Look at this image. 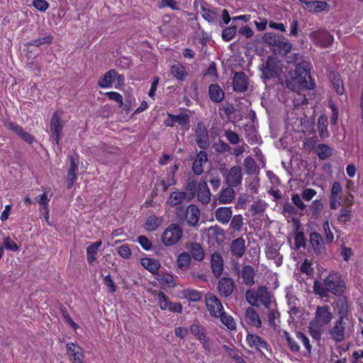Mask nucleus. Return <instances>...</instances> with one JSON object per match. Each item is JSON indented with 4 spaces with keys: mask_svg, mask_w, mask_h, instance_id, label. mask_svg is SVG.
<instances>
[{
    "mask_svg": "<svg viewBox=\"0 0 363 363\" xmlns=\"http://www.w3.org/2000/svg\"><path fill=\"white\" fill-rule=\"evenodd\" d=\"M176 219L179 223L186 224L189 227L196 228L201 216V211L195 204H190L186 208L179 206L175 211Z\"/></svg>",
    "mask_w": 363,
    "mask_h": 363,
    "instance_id": "nucleus-1",
    "label": "nucleus"
},
{
    "mask_svg": "<svg viewBox=\"0 0 363 363\" xmlns=\"http://www.w3.org/2000/svg\"><path fill=\"white\" fill-rule=\"evenodd\" d=\"M311 65L309 61L302 60L296 66V76L301 80L303 88L313 89L315 87V83L312 81L311 76Z\"/></svg>",
    "mask_w": 363,
    "mask_h": 363,
    "instance_id": "nucleus-2",
    "label": "nucleus"
},
{
    "mask_svg": "<svg viewBox=\"0 0 363 363\" xmlns=\"http://www.w3.org/2000/svg\"><path fill=\"white\" fill-rule=\"evenodd\" d=\"M183 230L179 223H171L163 232L161 241L166 247L172 246L183 237Z\"/></svg>",
    "mask_w": 363,
    "mask_h": 363,
    "instance_id": "nucleus-3",
    "label": "nucleus"
},
{
    "mask_svg": "<svg viewBox=\"0 0 363 363\" xmlns=\"http://www.w3.org/2000/svg\"><path fill=\"white\" fill-rule=\"evenodd\" d=\"M351 327L353 325L350 319L338 318L329 333L333 340L340 342L345 340L346 334L351 332Z\"/></svg>",
    "mask_w": 363,
    "mask_h": 363,
    "instance_id": "nucleus-4",
    "label": "nucleus"
},
{
    "mask_svg": "<svg viewBox=\"0 0 363 363\" xmlns=\"http://www.w3.org/2000/svg\"><path fill=\"white\" fill-rule=\"evenodd\" d=\"M325 286L328 292L336 296L342 295L346 289L345 284L339 273H330L325 279Z\"/></svg>",
    "mask_w": 363,
    "mask_h": 363,
    "instance_id": "nucleus-5",
    "label": "nucleus"
},
{
    "mask_svg": "<svg viewBox=\"0 0 363 363\" xmlns=\"http://www.w3.org/2000/svg\"><path fill=\"white\" fill-rule=\"evenodd\" d=\"M313 42L322 48L330 47L334 40L333 36L327 30H318L311 32L309 35Z\"/></svg>",
    "mask_w": 363,
    "mask_h": 363,
    "instance_id": "nucleus-6",
    "label": "nucleus"
},
{
    "mask_svg": "<svg viewBox=\"0 0 363 363\" xmlns=\"http://www.w3.org/2000/svg\"><path fill=\"white\" fill-rule=\"evenodd\" d=\"M207 309L211 316L217 317L224 310L220 301L213 294L208 292L205 296Z\"/></svg>",
    "mask_w": 363,
    "mask_h": 363,
    "instance_id": "nucleus-7",
    "label": "nucleus"
},
{
    "mask_svg": "<svg viewBox=\"0 0 363 363\" xmlns=\"http://www.w3.org/2000/svg\"><path fill=\"white\" fill-rule=\"evenodd\" d=\"M246 342L250 348L256 350L263 355H265V352L269 351V345L268 343L257 335L248 333L246 337Z\"/></svg>",
    "mask_w": 363,
    "mask_h": 363,
    "instance_id": "nucleus-8",
    "label": "nucleus"
},
{
    "mask_svg": "<svg viewBox=\"0 0 363 363\" xmlns=\"http://www.w3.org/2000/svg\"><path fill=\"white\" fill-rule=\"evenodd\" d=\"M309 242L315 255H320L326 253V245L328 244L319 233L311 232L309 235Z\"/></svg>",
    "mask_w": 363,
    "mask_h": 363,
    "instance_id": "nucleus-9",
    "label": "nucleus"
},
{
    "mask_svg": "<svg viewBox=\"0 0 363 363\" xmlns=\"http://www.w3.org/2000/svg\"><path fill=\"white\" fill-rule=\"evenodd\" d=\"M281 70L279 62H276L272 57H269L262 69V76L266 79L277 77Z\"/></svg>",
    "mask_w": 363,
    "mask_h": 363,
    "instance_id": "nucleus-10",
    "label": "nucleus"
},
{
    "mask_svg": "<svg viewBox=\"0 0 363 363\" xmlns=\"http://www.w3.org/2000/svg\"><path fill=\"white\" fill-rule=\"evenodd\" d=\"M225 182L228 186L236 187L239 186L242 181V168L235 165L226 170Z\"/></svg>",
    "mask_w": 363,
    "mask_h": 363,
    "instance_id": "nucleus-11",
    "label": "nucleus"
},
{
    "mask_svg": "<svg viewBox=\"0 0 363 363\" xmlns=\"http://www.w3.org/2000/svg\"><path fill=\"white\" fill-rule=\"evenodd\" d=\"M233 89L237 93L245 92L248 89L249 79L243 72H234L232 78Z\"/></svg>",
    "mask_w": 363,
    "mask_h": 363,
    "instance_id": "nucleus-12",
    "label": "nucleus"
},
{
    "mask_svg": "<svg viewBox=\"0 0 363 363\" xmlns=\"http://www.w3.org/2000/svg\"><path fill=\"white\" fill-rule=\"evenodd\" d=\"M233 270L237 274V275L242 279L243 283L248 286H251L255 284V272L253 267L250 265H245L241 270H240V267L237 264Z\"/></svg>",
    "mask_w": 363,
    "mask_h": 363,
    "instance_id": "nucleus-13",
    "label": "nucleus"
},
{
    "mask_svg": "<svg viewBox=\"0 0 363 363\" xmlns=\"http://www.w3.org/2000/svg\"><path fill=\"white\" fill-rule=\"evenodd\" d=\"M195 141L201 149L205 150L209 146L208 133L206 125L202 122L197 124L195 131Z\"/></svg>",
    "mask_w": 363,
    "mask_h": 363,
    "instance_id": "nucleus-14",
    "label": "nucleus"
},
{
    "mask_svg": "<svg viewBox=\"0 0 363 363\" xmlns=\"http://www.w3.org/2000/svg\"><path fill=\"white\" fill-rule=\"evenodd\" d=\"M63 125L62 123L60 117L57 113H55L51 118L50 121V132L52 134L51 140L52 143L58 144L61 138L60 133Z\"/></svg>",
    "mask_w": 363,
    "mask_h": 363,
    "instance_id": "nucleus-15",
    "label": "nucleus"
},
{
    "mask_svg": "<svg viewBox=\"0 0 363 363\" xmlns=\"http://www.w3.org/2000/svg\"><path fill=\"white\" fill-rule=\"evenodd\" d=\"M235 282L230 277H222L218 283V291L220 296L229 297L235 289Z\"/></svg>",
    "mask_w": 363,
    "mask_h": 363,
    "instance_id": "nucleus-16",
    "label": "nucleus"
},
{
    "mask_svg": "<svg viewBox=\"0 0 363 363\" xmlns=\"http://www.w3.org/2000/svg\"><path fill=\"white\" fill-rule=\"evenodd\" d=\"M66 348L67 354L69 357L72 363L83 362L84 354L82 347L73 342H69L67 344Z\"/></svg>",
    "mask_w": 363,
    "mask_h": 363,
    "instance_id": "nucleus-17",
    "label": "nucleus"
},
{
    "mask_svg": "<svg viewBox=\"0 0 363 363\" xmlns=\"http://www.w3.org/2000/svg\"><path fill=\"white\" fill-rule=\"evenodd\" d=\"M333 314L328 306H318L315 311V320L320 325H328L332 320Z\"/></svg>",
    "mask_w": 363,
    "mask_h": 363,
    "instance_id": "nucleus-18",
    "label": "nucleus"
},
{
    "mask_svg": "<svg viewBox=\"0 0 363 363\" xmlns=\"http://www.w3.org/2000/svg\"><path fill=\"white\" fill-rule=\"evenodd\" d=\"M196 196L202 204H208L210 202L211 194L206 180L201 179L199 182V189Z\"/></svg>",
    "mask_w": 363,
    "mask_h": 363,
    "instance_id": "nucleus-19",
    "label": "nucleus"
},
{
    "mask_svg": "<svg viewBox=\"0 0 363 363\" xmlns=\"http://www.w3.org/2000/svg\"><path fill=\"white\" fill-rule=\"evenodd\" d=\"M335 303L339 318L350 319L348 298L345 296H338Z\"/></svg>",
    "mask_w": 363,
    "mask_h": 363,
    "instance_id": "nucleus-20",
    "label": "nucleus"
},
{
    "mask_svg": "<svg viewBox=\"0 0 363 363\" xmlns=\"http://www.w3.org/2000/svg\"><path fill=\"white\" fill-rule=\"evenodd\" d=\"M272 47H274V51L278 52L281 55H286L292 49L291 43L286 40L282 35H279Z\"/></svg>",
    "mask_w": 363,
    "mask_h": 363,
    "instance_id": "nucleus-21",
    "label": "nucleus"
},
{
    "mask_svg": "<svg viewBox=\"0 0 363 363\" xmlns=\"http://www.w3.org/2000/svg\"><path fill=\"white\" fill-rule=\"evenodd\" d=\"M207 160L206 152L203 150L199 151L192 164V171L196 175L199 176L203 172V166Z\"/></svg>",
    "mask_w": 363,
    "mask_h": 363,
    "instance_id": "nucleus-22",
    "label": "nucleus"
},
{
    "mask_svg": "<svg viewBox=\"0 0 363 363\" xmlns=\"http://www.w3.org/2000/svg\"><path fill=\"white\" fill-rule=\"evenodd\" d=\"M190 257L196 261L201 262L204 259L205 253L201 244L198 242H189L186 244Z\"/></svg>",
    "mask_w": 363,
    "mask_h": 363,
    "instance_id": "nucleus-23",
    "label": "nucleus"
},
{
    "mask_svg": "<svg viewBox=\"0 0 363 363\" xmlns=\"http://www.w3.org/2000/svg\"><path fill=\"white\" fill-rule=\"evenodd\" d=\"M273 299L272 294L269 292L267 287L262 286L257 288V301L264 306L266 308H269Z\"/></svg>",
    "mask_w": 363,
    "mask_h": 363,
    "instance_id": "nucleus-24",
    "label": "nucleus"
},
{
    "mask_svg": "<svg viewBox=\"0 0 363 363\" xmlns=\"http://www.w3.org/2000/svg\"><path fill=\"white\" fill-rule=\"evenodd\" d=\"M233 216L232 207H218L215 211L216 219L221 224L230 222Z\"/></svg>",
    "mask_w": 363,
    "mask_h": 363,
    "instance_id": "nucleus-25",
    "label": "nucleus"
},
{
    "mask_svg": "<svg viewBox=\"0 0 363 363\" xmlns=\"http://www.w3.org/2000/svg\"><path fill=\"white\" fill-rule=\"evenodd\" d=\"M230 252L238 258L243 256L245 252V241L242 237H239L231 242Z\"/></svg>",
    "mask_w": 363,
    "mask_h": 363,
    "instance_id": "nucleus-26",
    "label": "nucleus"
},
{
    "mask_svg": "<svg viewBox=\"0 0 363 363\" xmlns=\"http://www.w3.org/2000/svg\"><path fill=\"white\" fill-rule=\"evenodd\" d=\"M245 320L246 323L257 328H259L262 325V322L256 310L250 306L247 308L245 313Z\"/></svg>",
    "mask_w": 363,
    "mask_h": 363,
    "instance_id": "nucleus-27",
    "label": "nucleus"
},
{
    "mask_svg": "<svg viewBox=\"0 0 363 363\" xmlns=\"http://www.w3.org/2000/svg\"><path fill=\"white\" fill-rule=\"evenodd\" d=\"M211 264L215 277H220L223 270V260L221 255L218 252L212 254Z\"/></svg>",
    "mask_w": 363,
    "mask_h": 363,
    "instance_id": "nucleus-28",
    "label": "nucleus"
},
{
    "mask_svg": "<svg viewBox=\"0 0 363 363\" xmlns=\"http://www.w3.org/2000/svg\"><path fill=\"white\" fill-rule=\"evenodd\" d=\"M184 189V192L186 194L187 196V201H189L196 196L197 190L199 189V182L196 180L194 177H189L186 180Z\"/></svg>",
    "mask_w": 363,
    "mask_h": 363,
    "instance_id": "nucleus-29",
    "label": "nucleus"
},
{
    "mask_svg": "<svg viewBox=\"0 0 363 363\" xmlns=\"http://www.w3.org/2000/svg\"><path fill=\"white\" fill-rule=\"evenodd\" d=\"M208 96L212 101L220 103L224 99V91L217 84H212L208 86Z\"/></svg>",
    "mask_w": 363,
    "mask_h": 363,
    "instance_id": "nucleus-30",
    "label": "nucleus"
},
{
    "mask_svg": "<svg viewBox=\"0 0 363 363\" xmlns=\"http://www.w3.org/2000/svg\"><path fill=\"white\" fill-rule=\"evenodd\" d=\"M235 191L233 187L228 186L223 188L218 195L220 203L227 204L231 203L235 198Z\"/></svg>",
    "mask_w": 363,
    "mask_h": 363,
    "instance_id": "nucleus-31",
    "label": "nucleus"
},
{
    "mask_svg": "<svg viewBox=\"0 0 363 363\" xmlns=\"http://www.w3.org/2000/svg\"><path fill=\"white\" fill-rule=\"evenodd\" d=\"M302 4H305L306 7L311 11L315 13H319L324 11L328 4L326 1H307V0H299Z\"/></svg>",
    "mask_w": 363,
    "mask_h": 363,
    "instance_id": "nucleus-32",
    "label": "nucleus"
},
{
    "mask_svg": "<svg viewBox=\"0 0 363 363\" xmlns=\"http://www.w3.org/2000/svg\"><path fill=\"white\" fill-rule=\"evenodd\" d=\"M101 245L102 242L99 240L86 247V259L89 264H93L96 260V255Z\"/></svg>",
    "mask_w": 363,
    "mask_h": 363,
    "instance_id": "nucleus-33",
    "label": "nucleus"
},
{
    "mask_svg": "<svg viewBox=\"0 0 363 363\" xmlns=\"http://www.w3.org/2000/svg\"><path fill=\"white\" fill-rule=\"evenodd\" d=\"M243 166L247 174L253 175L258 174L259 172V166L256 164L255 160L251 156H248L245 158Z\"/></svg>",
    "mask_w": 363,
    "mask_h": 363,
    "instance_id": "nucleus-34",
    "label": "nucleus"
},
{
    "mask_svg": "<svg viewBox=\"0 0 363 363\" xmlns=\"http://www.w3.org/2000/svg\"><path fill=\"white\" fill-rule=\"evenodd\" d=\"M168 116L171 119V122L165 121L164 123L167 126H173L174 123H178L182 125H188L189 123V116L185 113L179 115L168 113Z\"/></svg>",
    "mask_w": 363,
    "mask_h": 363,
    "instance_id": "nucleus-35",
    "label": "nucleus"
},
{
    "mask_svg": "<svg viewBox=\"0 0 363 363\" xmlns=\"http://www.w3.org/2000/svg\"><path fill=\"white\" fill-rule=\"evenodd\" d=\"M116 77V72L114 69H111L103 75V77L99 80L98 84L101 88L110 87L111 86Z\"/></svg>",
    "mask_w": 363,
    "mask_h": 363,
    "instance_id": "nucleus-36",
    "label": "nucleus"
},
{
    "mask_svg": "<svg viewBox=\"0 0 363 363\" xmlns=\"http://www.w3.org/2000/svg\"><path fill=\"white\" fill-rule=\"evenodd\" d=\"M185 199L187 200V196L185 192L176 191L171 193L167 203L170 206H175L177 205L181 204Z\"/></svg>",
    "mask_w": 363,
    "mask_h": 363,
    "instance_id": "nucleus-37",
    "label": "nucleus"
},
{
    "mask_svg": "<svg viewBox=\"0 0 363 363\" xmlns=\"http://www.w3.org/2000/svg\"><path fill=\"white\" fill-rule=\"evenodd\" d=\"M140 262L143 267L152 274L156 273L160 267V263L155 259L145 257L141 259Z\"/></svg>",
    "mask_w": 363,
    "mask_h": 363,
    "instance_id": "nucleus-38",
    "label": "nucleus"
},
{
    "mask_svg": "<svg viewBox=\"0 0 363 363\" xmlns=\"http://www.w3.org/2000/svg\"><path fill=\"white\" fill-rule=\"evenodd\" d=\"M328 117L325 115H321L318 121V130L319 136L321 138H326L329 136V132L328 130Z\"/></svg>",
    "mask_w": 363,
    "mask_h": 363,
    "instance_id": "nucleus-39",
    "label": "nucleus"
},
{
    "mask_svg": "<svg viewBox=\"0 0 363 363\" xmlns=\"http://www.w3.org/2000/svg\"><path fill=\"white\" fill-rule=\"evenodd\" d=\"M162 219L161 218L157 217L154 215L150 216L145 221V228L147 231H154L158 228V227L162 224Z\"/></svg>",
    "mask_w": 363,
    "mask_h": 363,
    "instance_id": "nucleus-40",
    "label": "nucleus"
},
{
    "mask_svg": "<svg viewBox=\"0 0 363 363\" xmlns=\"http://www.w3.org/2000/svg\"><path fill=\"white\" fill-rule=\"evenodd\" d=\"M283 337L285 338L290 350L293 352H298L300 351V346L298 340L296 337H292L287 331L283 332Z\"/></svg>",
    "mask_w": 363,
    "mask_h": 363,
    "instance_id": "nucleus-41",
    "label": "nucleus"
},
{
    "mask_svg": "<svg viewBox=\"0 0 363 363\" xmlns=\"http://www.w3.org/2000/svg\"><path fill=\"white\" fill-rule=\"evenodd\" d=\"M216 318H220L222 323L230 330H234L236 329V323L234 318L232 315L225 312L224 310L220 313V315H218Z\"/></svg>",
    "mask_w": 363,
    "mask_h": 363,
    "instance_id": "nucleus-42",
    "label": "nucleus"
},
{
    "mask_svg": "<svg viewBox=\"0 0 363 363\" xmlns=\"http://www.w3.org/2000/svg\"><path fill=\"white\" fill-rule=\"evenodd\" d=\"M267 319L271 327L276 328L280 323V313L276 308H268Z\"/></svg>",
    "mask_w": 363,
    "mask_h": 363,
    "instance_id": "nucleus-43",
    "label": "nucleus"
},
{
    "mask_svg": "<svg viewBox=\"0 0 363 363\" xmlns=\"http://www.w3.org/2000/svg\"><path fill=\"white\" fill-rule=\"evenodd\" d=\"M296 339L301 342L305 347L304 356H309L311 354L312 346L308 337L301 332L296 333Z\"/></svg>",
    "mask_w": 363,
    "mask_h": 363,
    "instance_id": "nucleus-44",
    "label": "nucleus"
},
{
    "mask_svg": "<svg viewBox=\"0 0 363 363\" xmlns=\"http://www.w3.org/2000/svg\"><path fill=\"white\" fill-rule=\"evenodd\" d=\"M285 83L287 88L294 91H298L301 89H304L302 86L301 80H299V79L296 76H290L286 77Z\"/></svg>",
    "mask_w": 363,
    "mask_h": 363,
    "instance_id": "nucleus-45",
    "label": "nucleus"
},
{
    "mask_svg": "<svg viewBox=\"0 0 363 363\" xmlns=\"http://www.w3.org/2000/svg\"><path fill=\"white\" fill-rule=\"evenodd\" d=\"M171 72L174 77L182 81L188 75L185 67L182 65H172L171 67Z\"/></svg>",
    "mask_w": 363,
    "mask_h": 363,
    "instance_id": "nucleus-46",
    "label": "nucleus"
},
{
    "mask_svg": "<svg viewBox=\"0 0 363 363\" xmlns=\"http://www.w3.org/2000/svg\"><path fill=\"white\" fill-rule=\"evenodd\" d=\"M243 217L241 214L232 216L230 219V228L234 231L240 232L244 225Z\"/></svg>",
    "mask_w": 363,
    "mask_h": 363,
    "instance_id": "nucleus-47",
    "label": "nucleus"
},
{
    "mask_svg": "<svg viewBox=\"0 0 363 363\" xmlns=\"http://www.w3.org/2000/svg\"><path fill=\"white\" fill-rule=\"evenodd\" d=\"M316 152L318 157L321 160H325L332 155V149L325 144L318 145Z\"/></svg>",
    "mask_w": 363,
    "mask_h": 363,
    "instance_id": "nucleus-48",
    "label": "nucleus"
},
{
    "mask_svg": "<svg viewBox=\"0 0 363 363\" xmlns=\"http://www.w3.org/2000/svg\"><path fill=\"white\" fill-rule=\"evenodd\" d=\"M150 293L157 296L158 304L160 309L162 311L167 310V305L170 302L167 296L162 291L157 293L155 291H150Z\"/></svg>",
    "mask_w": 363,
    "mask_h": 363,
    "instance_id": "nucleus-49",
    "label": "nucleus"
},
{
    "mask_svg": "<svg viewBox=\"0 0 363 363\" xmlns=\"http://www.w3.org/2000/svg\"><path fill=\"white\" fill-rule=\"evenodd\" d=\"M191 263V257L188 252L181 253L177 258V265L182 269H186Z\"/></svg>",
    "mask_w": 363,
    "mask_h": 363,
    "instance_id": "nucleus-50",
    "label": "nucleus"
},
{
    "mask_svg": "<svg viewBox=\"0 0 363 363\" xmlns=\"http://www.w3.org/2000/svg\"><path fill=\"white\" fill-rule=\"evenodd\" d=\"M190 331L199 340L207 336L204 328L197 324H192L190 326Z\"/></svg>",
    "mask_w": 363,
    "mask_h": 363,
    "instance_id": "nucleus-51",
    "label": "nucleus"
},
{
    "mask_svg": "<svg viewBox=\"0 0 363 363\" xmlns=\"http://www.w3.org/2000/svg\"><path fill=\"white\" fill-rule=\"evenodd\" d=\"M201 15L202 17L209 23H215L217 21V13L212 10L201 6Z\"/></svg>",
    "mask_w": 363,
    "mask_h": 363,
    "instance_id": "nucleus-52",
    "label": "nucleus"
},
{
    "mask_svg": "<svg viewBox=\"0 0 363 363\" xmlns=\"http://www.w3.org/2000/svg\"><path fill=\"white\" fill-rule=\"evenodd\" d=\"M266 208V203L262 201H257L253 203L250 206V211L253 216L262 215Z\"/></svg>",
    "mask_w": 363,
    "mask_h": 363,
    "instance_id": "nucleus-53",
    "label": "nucleus"
},
{
    "mask_svg": "<svg viewBox=\"0 0 363 363\" xmlns=\"http://www.w3.org/2000/svg\"><path fill=\"white\" fill-rule=\"evenodd\" d=\"M52 39L53 37L51 35H48L43 38L31 40L28 43V45L39 47L43 45L50 44L52 41Z\"/></svg>",
    "mask_w": 363,
    "mask_h": 363,
    "instance_id": "nucleus-54",
    "label": "nucleus"
},
{
    "mask_svg": "<svg viewBox=\"0 0 363 363\" xmlns=\"http://www.w3.org/2000/svg\"><path fill=\"white\" fill-rule=\"evenodd\" d=\"M224 348L235 363H247L235 348H230L227 345H225Z\"/></svg>",
    "mask_w": 363,
    "mask_h": 363,
    "instance_id": "nucleus-55",
    "label": "nucleus"
},
{
    "mask_svg": "<svg viewBox=\"0 0 363 363\" xmlns=\"http://www.w3.org/2000/svg\"><path fill=\"white\" fill-rule=\"evenodd\" d=\"M324 206L322 201L319 199L313 201L310 206V208L313 213V216L315 218H318L320 216L322 211L323 210Z\"/></svg>",
    "mask_w": 363,
    "mask_h": 363,
    "instance_id": "nucleus-56",
    "label": "nucleus"
},
{
    "mask_svg": "<svg viewBox=\"0 0 363 363\" xmlns=\"http://www.w3.org/2000/svg\"><path fill=\"white\" fill-rule=\"evenodd\" d=\"M324 231V240L327 244H331L334 240V235L332 233L328 220H325L323 224Z\"/></svg>",
    "mask_w": 363,
    "mask_h": 363,
    "instance_id": "nucleus-57",
    "label": "nucleus"
},
{
    "mask_svg": "<svg viewBox=\"0 0 363 363\" xmlns=\"http://www.w3.org/2000/svg\"><path fill=\"white\" fill-rule=\"evenodd\" d=\"M237 31L236 26L227 27L222 32V38L223 40L228 42L233 38Z\"/></svg>",
    "mask_w": 363,
    "mask_h": 363,
    "instance_id": "nucleus-58",
    "label": "nucleus"
},
{
    "mask_svg": "<svg viewBox=\"0 0 363 363\" xmlns=\"http://www.w3.org/2000/svg\"><path fill=\"white\" fill-rule=\"evenodd\" d=\"M245 299L251 306L257 305V290L248 289L245 292Z\"/></svg>",
    "mask_w": 363,
    "mask_h": 363,
    "instance_id": "nucleus-59",
    "label": "nucleus"
},
{
    "mask_svg": "<svg viewBox=\"0 0 363 363\" xmlns=\"http://www.w3.org/2000/svg\"><path fill=\"white\" fill-rule=\"evenodd\" d=\"M184 295L186 298L193 302L199 301L202 297L200 291L194 289L186 290Z\"/></svg>",
    "mask_w": 363,
    "mask_h": 363,
    "instance_id": "nucleus-60",
    "label": "nucleus"
},
{
    "mask_svg": "<svg viewBox=\"0 0 363 363\" xmlns=\"http://www.w3.org/2000/svg\"><path fill=\"white\" fill-rule=\"evenodd\" d=\"M2 245H4V248L8 250L17 252L19 250V246L9 237H5L3 238Z\"/></svg>",
    "mask_w": 363,
    "mask_h": 363,
    "instance_id": "nucleus-61",
    "label": "nucleus"
},
{
    "mask_svg": "<svg viewBox=\"0 0 363 363\" xmlns=\"http://www.w3.org/2000/svg\"><path fill=\"white\" fill-rule=\"evenodd\" d=\"M313 291L315 294H318L322 297L326 296L328 294L327 288L325 286V284L315 281L313 285Z\"/></svg>",
    "mask_w": 363,
    "mask_h": 363,
    "instance_id": "nucleus-62",
    "label": "nucleus"
},
{
    "mask_svg": "<svg viewBox=\"0 0 363 363\" xmlns=\"http://www.w3.org/2000/svg\"><path fill=\"white\" fill-rule=\"evenodd\" d=\"M342 188L341 184L338 182H335L332 186L330 197L342 199Z\"/></svg>",
    "mask_w": 363,
    "mask_h": 363,
    "instance_id": "nucleus-63",
    "label": "nucleus"
},
{
    "mask_svg": "<svg viewBox=\"0 0 363 363\" xmlns=\"http://www.w3.org/2000/svg\"><path fill=\"white\" fill-rule=\"evenodd\" d=\"M332 84L333 85L334 89L338 94H342L344 93L345 89L343 86L342 81L339 77L338 75L334 76L332 79Z\"/></svg>",
    "mask_w": 363,
    "mask_h": 363,
    "instance_id": "nucleus-64",
    "label": "nucleus"
}]
</instances>
